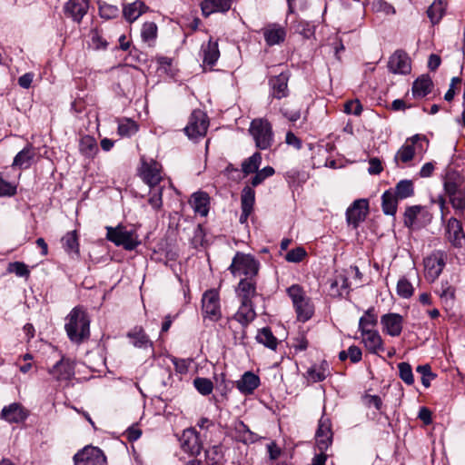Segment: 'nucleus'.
I'll use <instances>...</instances> for the list:
<instances>
[{
    "label": "nucleus",
    "instance_id": "obj_24",
    "mask_svg": "<svg viewBox=\"0 0 465 465\" xmlns=\"http://www.w3.org/2000/svg\"><path fill=\"white\" fill-rule=\"evenodd\" d=\"M236 292L241 302H252V298L258 295L255 279H241Z\"/></svg>",
    "mask_w": 465,
    "mask_h": 465
},
{
    "label": "nucleus",
    "instance_id": "obj_9",
    "mask_svg": "<svg viewBox=\"0 0 465 465\" xmlns=\"http://www.w3.org/2000/svg\"><path fill=\"white\" fill-rule=\"evenodd\" d=\"M445 237L454 248L465 246V232L461 222L456 217H450L445 226Z\"/></svg>",
    "mask_w": 465,
    "mask_h": 465
},
{
    "label": "nucleus",
    "instance_id": "obj_50",
    "mask_svg": "<svg viewBox=\"0 0 465 465\" xmlns=\"http://www.w3.org/2000/svg\"><path fill=\"white\" fill-rule=\"evenodd\" d=\"M193 385H194L195 389L202 395H204V396L211 394L213 390V381L207 378L197 377L193 381Z\"/></svg>",
    "mask_w": 465,
    "mask_h": 465
},
{
    "label": "nucleus",
    "instance_id": "obj_39",
    "mask_svg": "<svg viewBox=\"0 0 465 465\" xmlns=\"http://www.w3.org/2000/svg\"><path fill=\"white\" fill-rule=\"evenodd\" d=\"M79 150L84 155L87 157H94L98 152V146L95 139L90 135L82 137L79 143Z\"/></svg>",
    "mask_w": 465,
    "mask_h": 465
},
{
    "label": "nucleus",
    "instance_id": "obj_51",
    "mask_svg": "<svg viewBox=\"0 0 465 465\" xmlns=\"http://www.w3.org/2000/svg\"><path fill=\"white\" fill-rule=\"evenodd\" d=\"M413 286L412 284L406 279L401 278L399 280L397 283V294L404 299H408L413 294Z\"/></svg>",
    "mask_w": 465,
    "mask_h": 465
},
{
    "label": "nucleus",
    "instance_id": "obj_14",
    "mask_svg": "<svg viewBox=\"0 0 465 465\" xmlns=\"http://www.w3.org/2000/svg\"><path fill=\"white\" fill-rule=\"evenodd\" d=\"M28 411L19 402H14L5 406L1 411V419L9 423H20L28 417Z\"/></svg>",
    "mask_w": 465,
    "mask_h": 465
},
{
    "label": "nucleus",
    "instance_id": "obj_17",
    "mask_svg": "<svg viewBox=\"0 0 465 465\" xmlns=\"http://www.w3.org/2000/svg\"><path fill=\"white\" fill-rule=\"evenodd\" d=\"M89 9V0H68L64 12L66 16L76 23H80Z\"/></svg>",
    "mask_w": 465,
    "mask_h": 465
},
{
    "label": "nucleus",
    "instance_id": "obj_5",
    "mask_svg": "<svg viewBox=\"0 0 465 465\" xmlns=\"http://www.w3.org/2000/svg\"><path fill=\"white\" fill-rule=\"evenodd\" d=\"M106 238L117 246H123L127 251L134 250L140 242L134 231H128L123 225L106 227Z\"/></svg>",
    "mask_w": 465,
    "mask_h": 465
},
{
    "label": "nucleus",
    "instance_id": "obj_60",
    "mask_svg": "<svg viewBox=\"0 0 465 465\" xmlns=\"http://www.w3.org/2000/svg\"><path fill=\"white\" fill-rule=\"evenodd\" d=\"M281 112L282 115L287 118L291 122H296L301 117V109L300 108H290V105L288 104H284L282 108Z\"/></svg>",
    "mask_w": 465,
    "mask_h": 465
},
{
    "label": "nucleus",
    "instance_id": "obj_55",
    "mask_svg": "<svg viewBox=\"0 0 465 465\" xmlns=\"http://www.w3.org/2000/svg\"><path fill=\"white\" fill-rule=\"evenodd\" d=\"M138 130L136 124L132 120H125L123 123H120L118 125V134L121 136H130L135 134Z\"/></svg>",
    "mask_w": 465,
    "mask_h": 465
},
{
    "label": "nucleus",
    "instance_id": "obj_53",
    "mask_svg": "<svg viewBox=\"0 0 465 465\" xmlns=\"http://www.w3.org/2000/svg\"><path fill=\"white\" fill-rule=\"evenodd\" d=\"M416 371L421 374L422 385L426 388L430 387V381L436 377V375L432 373L430 366L429 364L419 365Z\"/></svg>",
    "mask_w": 465,
    "mask_h": 465
},
{
    "label": "nucleus",
    "instance_id": "obj_49",
    "mask_svg": "<svg viewBox=\"0 0 465 465\" xmlns=\"http://www.w3.org/2000/svg\"><path fill=\"white\" fill-rule=\"evenodd\" d=\"M141 37L144 42L154 41L157 37V25L153 22H146L143 25Z\"/></svg>",
    "mask_w": 465,
    "mask_h": 465
},
{
    "label": "nucleus",
    "instance_id": "obj_27",
    "mask_svg": "<svg viewBox=\"0 0 465 465\" xmlns=\"http://www.w3.org/2000/svg\"><path fill=\"white\" fill-rule=\"evenodd\" d=\"M362 341L366 349L371 353H378L382 350V339L376 331H367L361 332Z\"/></svg>",
    "mask_w": 465,
    "mask_h": 465
},
{
    "label": "nucleus",
    "instance_id": "obj_35",
    "mask_svg": "<svg viewBox=\"0 0 465 465\" xmlns=\"http://www.w3.org/2000/svg\"><path fill=\"white\" fill-rule=\"evenodd\" d=\"M398 199L391 190H387L381 196V208L386 215L394 216L397 212Z\"/></svg>",
    "mask_w": 465,
    "mask_h": 465
},
{
    "label": "nucleus",
    "instance_id": "obj_56",
    "mask_svg": "<svg viewBox=\"0 0 465 465\" xmlns=\"http://www.w3.org/2000/svg\"><path fill=\"white\" fill-rule=\"evenodd\" d=\"M306 255L307 252L305 249L299 246L288 252L285 255V260L289 262H300Z\"/></svg>",
    "mask_w": 465,
    "mask_h": 465
},
{
    "label": "nucleus",
    "instance_id": "obj_10",
    "mask_svg": "<svg viewBox=\"0 0 465 465\" xmlns=\"http://www.w3.org/2000/svg\"><path fill=\"white\" fill-rule=\"evenodd\" d=\"M369 213V203L366 199L355 200L346 211V220L356 229L363 222Z\"/></svg>",
    "mask_w": 465,
    "mask_h": 465
},
{
    "label": "nucleus",
    "instance_id": "obj_13",
    "mask_svg": "<svg viewBox=\"0 0 465 465\" xmlns=\"http://www.w3.org/2000/svg\"><path fill=\"white\" fill-rule=\"evenodd\" d=\"M180 441L181 448L184 452H187L192 456H197L200 454L202 450V443L199 434L194 429L190 428L184 430Z\"/></svg>",
    "mask_w": 465,
    "mask_h": 465
},
{
    "label": "nucleus",
    "instance_id": "obj_45",
    "mask_svg": "<svg viewBox=\"0 0 465 465\" xmlns=\"http://www.w3.org/2000/svg\"><path fill=\"white\" fill-rule=\"evenodd\" d=\"M255 201V192L250 186H245L242 192L241 196V208L242 210H253V204Z\"/></svg>",
    "mask_w": 465,
    "mask_h": 465
},
{
    "label": "nucleus",
    "instance_id": "obj_19",
    "mask_svg": "<svg viewBox=\"0 0 465 465\" xmlns=\"http://www.w3.org/2000/svg\"><path fill=\"white\" fill-rule=\"evenodd\" d=\"M402 317L398 313H387L381 316L383 331L392 337L399 336L402 330Z\"/></svg>",
    "mask_w": 465,
    "mask_h": 465
},
{
    "label": "nucleus",
    "instance_id": "obj_37",
    "mask_svg": "<svg viewBox=\"0 0 465 465\" xmlns=\"http://www.w3.org/2000/svg\"><path fill=\"white\" fill-rule=\"evenodd\" d=\"M203 63L209 65H213L220 56L218 43L210 40L205 46H203Z\"/></svg>",
    "mask_w": 465,
    "mask_h": 465
},
{
    "label": "nucleus",
    "instance_id": "obj_7",
    "mask_svg": "<svg viewBox=\"0 0 465 465\" xmlns=\"http://www.w3.org/2000/svg\"><path fill=\"white\" fill-rule=\"evenodd\" d=\"M74 465H106V457L97 447L85 446L74 456Z\"/></svg>",
    "mask_w": 465,
    "mask_h": 465
},
{
    "label": "nucleus",
    "instance_id": "obj_46",
    "mask_svg": "<svg viewBox=\"0 0 465 465\" xmlns=\"http://www.w3.org/2000/svg\"><path fill=\"white\" fill-rule=\"evenodd\" d=\"M164 186H153L150 188V197L148 199L149 204L153 209L159 211L163 206V191Z\"/></svg>",
    "mask_w": 465,
    "mask_h": 465
},
{
    "label": "nucleus",
    "instance_id": "obj_30",
    "mask_svg": "<svg viewBox=\"0 0 465 465\" xmlns=\"http://www.w3.org/2000/svg\"><path fill=\"white\" fill-rule=\"evenodd\" d=\"M35 155L33 146L27 145L15 155L12 166L27 169L30 167Z\"/></svg>",
    "mask_w": 465,
    "mask_h": 465
},
{
    "label": "nucleus",
    "instance_id": "obj_54",
    "mask_svg": "<svg viewBox=\"0 0 465 465\" xmlns=\"http://www.w3.org/2000/svg\"><path fill=\"white\" fill-rule=\"evenodd\" d=\"M91 45L95 50L105 49L107 42L103 38L102 34L98 29H92L90 31Z\"/></svg>",
    "mask_w": 465,
    "mask_h": 465
},
{
    "label": "nucleus",
    "instance_id": "obj_26",
    "mask_svg": "<svg viewBox=\"0 0 465 465\" xmlns=\"http://www.w3.org/2000/svg\"><path fill=\"white\" fill-rule=\"evenodd\" d=\"M436 293L440 296L445 309H452L456 299V290L449 282H441L440 287L436 289Z\"/></svg>",
    "mask_w": 465,
    "mask_h": 465
},
{
    "label": "nucleus",
    "instance_id": "obj_4",
    "mask_svg": "<svg viewBox=\"0 0 465 465\" xmlns=\"http://www.w3.org/2000/svg\"><path fill=\"white\" fill-rule=\"evenodd\" d=\"M259 262L250 254L237 252L229 270L234 276L244 275V279H254L259 272Z\"/></svg>",
    "mask_w": 465,
    "mask_h": 465
},
{
    "label": "nucleus",
    "instance_id": "obj_40",
    "mask_svg": "<svg viewBox=\"0 0 465 465\" xmlns=\"http://www.w3.org/2000/svg\"><path fill=\"white\" fill-rule=\"evenodd\" d=\"M256 340L259 343L263 344L265 347L275 350L278 345L276 337L272 334L270 328H262L256 335Z\"/></svg>",
    "mask_w": 465,
    "mask_h": 465
},
{
    "label": "nucleus",
    "instance_id": "obj_48",
    "mask_svg": "<svg viewBox=\"0 0 465 465\" xmlns=\"http://www.w3.org/2000/svg\"><path fill=\"white\" fill-rule=\"evenodd\" d=\"M119 8L114 5L101 3L99 5V15L102 18L109 20L116 18L119 15Z\"/></svg>",
    "mask_w": 465,
    "mask_h": 465
},
{
    "label": "nucleus",
    "instance_id": "obj_59",
    "mask_svg": "<svg viewBox=\"0 0 465 465\" xmlns=\"http://www.w3.org/2000/svg\"><path fill=\"white\" fill-rule=\"evenodd\" d=\"M420 212V206L415 205L408 207L404 213V224L409 228L411 227Z\"/></svg>",
    "mask_w": 465,
    "mask_h": 465
},
{
    "label": "nucleus",
    "instance_id": "obj_58",
    "mask_svg": "<svg viewBox=\"0 0 465 465\" xmlns=\"http://www.w3.org/2000/svg\"><path fill=\"white\" fill-rule=\"evenodd\" d=\"M8 271L15 273L19 277H28L30 274L27 265L21 262L9 263Z\"/></svg>",
    "mask_w": 465,
    "mask_h": 465
},
{
    "label": "nucleus",
    "instance_id": "obj_64",
    "mask_svg": "<svg viewBox=\"0 0 465 465\" xmlns=\"http://www.w3.org/2000/svg\"><path fill=\"white\" fill-rule=\"evenodd\" d=\"M316 438V444L319 449V450L322 453H325V451L328 450V448L332 443V436H326V434L322 437H315Z\"/></svg>",
    "mask_w": 465,
    "mask_h": 465
},
{
    "label": "nucleus",
    "instance_id": "obj_31",
    "mask_svg": "<svg viewBox=\"0 0 465 465\" xmlns=\"http://www.w3.org/2000/svg\"><path fill=\"white\" fill-rule=\"evenodd\" d=\"M209 195L204 192L194 193L192 196V206L195 213L206 216L209 212Z\"/></svg>",
    "mask_w": 465,
    "mask_h": 465
},
{
    "label": "nucleus",
    "instance_id": "obj_3",
    "mask_svg": "<svg viewBox=\"0 0 465 465\" xmlns=\"http://www.w3.org/2000/svg\"><path fill=\"white\" fill-rule=\"evenodd\" d=\"M249 132L256 147L260 150H266L272 146L273 142L272 127L267 120L261 118L252 120Z\"/></svg>",
    "mask_w": 465,
    "mask_h": 465
},
{
    "label": "nucleus",
    "instance_id": "obj_25",
    "mask_svg": "<svg viewBox=\"0 0 465 465\" xmlns=\"http://www.w3.org/2000/svg\"><path fill=\"white\" fill-rule=\"evenodd\" d=\"M420 139L421 137L419 134H415L411 138L408 139L406 143L399 149L394 157L396 163H398L399 161L403 163H407L411 161L415 155L414 144Z\"/></svg>",
    "mask_w": 465,
    "mask_h": 465
},
{
    "label": "nucleus",
    "instance_id": "obj_20",
    "mask_svg": "<svg viewBox=\"0 0 465 465\" xmlns=\"http://www.w3.org/2000/svg\"><path fill=\"white\" fill-rule=\"evenodd\" d=\"M232 4V0H203L201 3L203 15L208 17L214 13H226Z\"/></svg>",
    "mask_w": 465,
    "mask_h": 465
},
{
    "label": "nucleus",
    "instance_id": "obj_34",
    "mask_svg": "<svg viewBox=\"0 0 465 465\" xmlns=\"http://www.w3.org/2000/svg\"><path fill=\"white\" fill-rule=\"evenodd\" d=\"M392 193L398 200H403L414 195V185L411 180H401L395 185Z\"/></svg>",
    "mask_w": 465,
    "mask_h": 465
},
{
    "label": "nucleus",
    "instance_id": "obj_63",
    "mask_svg": "<svg viewBox=\"0 0 465 465\" xmlns=\"http://www.w3.org/2000/svg\"><path fill=\"white\" fill-rule=\"evenodd\" d=\"M205 455L212 461V465L217 464L223 457L222 449L220 446L214 445L205 450Z\"/></svg>",
    "mask_w": 465,
    "mask_h": 465
},
{
    "label": "nucleus",
    "instance_id": "obj_2",
    "mask_svg": "<svg viewBox=\"0 0 465 465\" xmlns=\"http://www.w3.org/2000/svg\"><path fill=\"white\" fill-rule=\"evenodd\" d=\"M287 293L292 301L298 320L303 322L310 320L313 315L314 307L303 289L298 284H293L287 289Z\"/></svg>",
    "mask_w": 465,
    "mask_h": 465
},
{
    "label": "nucleus",
    "instance_id": "obj_12",
    "mask_svg": "<svg viewBox=\"0 0 465 465\" xmlns=\"http://www.w3.org/2000/svg\"><path fill=\"white\" fill-rule=\"evenodd\" d=\"M162 166L155 161L150 163H143L141 167V177L142 180L150 187L161 186L160 183L163 180Z\"/></svg>",
    "mask_w": 465,
    "mask_h": 465
},
{
    "label": "nucleus",
    "instance_id": "obj_61",
    "mask_svg": "<svg viewBox=\"0 0 465 465\" xmlns=\"http://www.w3.org/2000/svg\"><path fill=\"white\" fill-rule=\"evenodd\" d=\"M16 193V185L4 180L0 176V197L14 196Z\"/></svg>",
    "mask_w": 465,
    "mask_h": 465
},
{
    "label": "nucleus",
    "instance_id": "obj_29",
    "mask_svg": "<svg viewBox=\"0 0 465 465\" xmlns=\"http://www.w3.org/2000/svg\"><path fill=\"white\" fill-rule=\"evenodd\" d=\"M463 177L455 170L447 171L444 178V190L446 193L462 190Z\"/></svg>",
    "mask_w": 465,
    "mask_h": 465
},
{
    "label": "nucleus",
    "instance_id": "obj_28",
    "mask_svg": "<svg viewBox=\"0 0 465 465\" xmlns=\"http://www.w3.org/2000/svg\"><path fill=\"white\" fill-rule=\"evenodd\" d=\"M432 85L430 77L423 74L413 82L412 95L416 98L424 97L431 92Z\"/></svg>",
    "mask_w": 465,
    "mask_h": 465
},
{
    "label": "nucleus",
    "instance_id": "obj_57",
    "mask_svg": "<svg viewBox=\"0 0 465 465\" xmlns=\"http://www.w3.org/2000/svg\"><path fill=\"white\" fill-rule=\"evenodd\" d=\"M332 436L331 423L328 418L322 417L319 420L318 429L315 437Z\"/></svg>",
    "mask_w": 465,
    "mask_h": 465
},
{
    "label": "nucleus",
    "instance_id": "obj_6",
    "mask_svg": "<svg viewBox=\"0 0 465 465\" xmlns=\"http://www.w3.org/2000/svg\"><path fill=\"white\" fill-rule=\"evenodd\" d=\"M209 122L202 110H194L190 115L189 122L184 128L185 134L191 139H197L206 134Z\"/></svg>",
    "mask_w": 465,
    "mask_h": 465
},
{
    "label": "nucleus",
    "instance_id": "obj_32",
    "mask_svg": "<svg viewBox=\"0 0 465 465\" xmlns=\"http://www.w3.org/2000/svg\"><path fill=\"white\" fill-rule=\"evenodd\" d=\"M146 8L143 2L135 1L124 6L123 15L128 22L133 23L145 12Z\"/></svg>",
    "mask_w": 465,
    "mask_h": 465
},
{
    "label": "nucleus",
    "instance_id": "obj_43",
    "mask_svg": "<svg viewBox=\"0 0 465 465\" xmlns=\"http://www.w3.org/2000/svg\"><path fill=\"white\" fill-rule=\"evenodd\" d=\"M378 323L377 315L374 313V308H369L364 315L360 318L359 330L361 332L370 331L368 327L375 326Z\"/></svg>",
    "mask_w": 465,
    "mask_h": 465
},
{
    "label": "nucleus",
    "instance_id": "obj_18",
    "mask_svg": "<svg viewBox=\"0 0 465 465\" xmlns=\"http://www.w3.org/2000/svg\"><path fill=\"white\" fill-rule=\"evenodd\" d=\"M389 70L393 74H406L411 72V62L408 54L403 51H396L388 63Z\"/></svg>",
    "mask_w": 465,
    "mask_h": 465
},
{
    "label": "nucleus",
    "instance_id": "obj_1",
    "mask_svg": "<svg viewBox=\"0 0 465 465\" xmlns=\"http://www.w3.org/2000/svg\"><path fill=\"white\" fill-rule=\"evenodd\" d=\"M66 320L64 328L71 341L79 344L89 339L90 320L83 307H74Z\"/></svg>",
    "mask_w": 465,
    "mask_h": 465
},
{
    "label": "nucleus",
    "instance_id": "obj_8",
    "mask_svg": "<svg viewBox=\"0 0 465 465\" xmlns=\"http://www.w3.org/2000/svg\"><path fill=\"white\" fill-rule=\"evenodd\" d=\"M447 254L443 251H436L424 259L426 277L433 282L441 273L446 264Z\"/></svg>",
    "mask_w": 465,
    "mask_h": 465
},
{
    "label": "nucleus",
    "instance_id": "obj_38",
    "mask_svg": "<svg viewBox=\"0 0 465 465\" xmlns=\"http://www.w3.org/2000/svg\"><path fill=\"white\" fill-rule=\"evenodd\" d=\"M449 197L450 203L456 212V214L460 216L465 210V190H460L446 193Z\"/></svg>",
    "mask_w": 465,
    "mask_h": 465
},
{
    "label": "nucleus",
    "instance_id": "obj_62",
    "mask_svg": "<svg viewBox=\"0 0 465 465\" xmlns=\"http://www.w3.org/2000/svg\"><path fill=\"white\" fill-rule=\"evenodd\" d=\"M344 112L348 114L360 115L362 112V104L358 99L348 101L344 104Z\"/></svg>",
    "mask_w": 465,
    "mask_h": 465
},
{
    "label": "nucleus",
    "instance_id": "obj_52",
    "mask_svg": "<svg viewBox=\"0 0 465 465\" xmlns=\"http://www.w3.org/2000/svg\"><path fill=\"white\" fill-rule=\"evenodd\" d=\"M274 174V169L271 166H266L259 171L255 172V175L252 177L251 183L253 187L261 184L266 178L271 177Z\"/></svg>",
    "mask_w": 465,
    "mask_h": 465
},
{
    "label": "nucleus",
    "instance_id": "obj_33",
    "mask_svg": "<svg viewBox=\"0 0 465 465\" xmlns=\"http://www.w3.org/2000/svg\"><path fill=\"white\" fill-rule=\"evenodd\" d=\"M127 337L132 340V342L135 347L143 349L152 347V342L142 327H134L127 333Z\"/></svg>",
    "mask_w": 465,
    "mask_h": 465
},
{
    "label": "nucleus",
    "instance_id": "obj_15",
    "mask_svg": "<svg viewBox=\"0 0 465 465\" xmlns=\"http://www.w3.org/2000/svg\"><path fill=\"white\" fill-rule=\"evenodd\" d=\"M288 81V73H281L269 79L270 94L272 98L280 100L289 95Z\"/></svg>",
    "mask_w": 465,
    "mask_h": 465
},
{
    "label": "nucleus",
    "instance_id": "obj_36",
    "mask_svg": "<svg viewBox=\"0 0 465 465\" xmlns=\"http://www.w3.org/2000/svg\"><path fill=\"white\" fill-rule=\"evenodd\" d=\"M447 4L443 0L434 1L428 8L427 15L432 24H438L445 14Z\"/></svg>",
    "mask_w": 465,
    "mask_h": 465
},
{
    "label": "nucleus",
    "instance_id": "obj_11",
    "mask_svg": "<svg viewBox=\"0 0 465 465\" xmlns=\"http://www.w3.org/2000/svg\"><path fill=\"white\" fill-rule=\"evenodd\" d=\"M202 309L204 317L212 321H218L221 317V309L219 303V295L216 292L207 291L202 299Z\"/></svg>",
    "mask_w": 465,
    "mask_h": 465
},
{
    "label": "nucleus",
    "instance_id": "obj_23",
    "mask_svg": "<svg viewBox=\"0 0 465 465\" xmlns=\"http://www.w3.org/2000/svg\"><path fill=\"white\" fill-rule=\"evenodd\" d=\"M256 317L254 305L252 302H241L236 313L233 315L232 321H236L243 328L247 327Z\"/></svg>",
    "mask_w": 465,
    "mask_h": 465
},
{
    "label": "nucleus",
    "instance_id": "obj_44",
    "mask_svg": "<svg viewBox=\"0 0 465 465\" xmlns=\"http://www.w3.org/2000/svg\"><path fill=\"white\" fill-rule=\"evenodd\" d=\"M62 244L63 247L68 252H79V243H78V238L77 233L75 231H72L67 232L63 238H62Z\"/></svg>",
    "mask_w": 465,
    "mask_h": 465
},
{
    "label": "nucleus",
    "instance_id": "obj_41",
    "mask_svg": "<svg viewBox=\"0 0 465 465\" xmlns=\"http://www.w3.org/2000/svg\"><path fill=\"white\" fill-rule=\"evenodd\" d=\"M262 163V155L260 153L256 152L249 158L245 159L242 163V171L244 175H248L255 173Z\"/></svg>",
    "mask_w": 465,
    "mask_h": 465
},
{
    "label": "nucleus",
    "instance_id": "obj_47",
    "mask_svg": "<svg viewBox=\"0 0 465 465\" xmlns=\"http://www.w3.org/2000/svg\"><path fill=\"white\" fill-rule=\"evenodd\" d=\"M399 376L407 385H412L414 383V376L412 373V368L409 362H400L398 364Z\"/></svg>",
    "mask_w": 465,
    "mask_h": 465
},
{
    "label": "nucleus",
    "instance_id": "obj_42",
    "mask_svg": "<svg viewBox=\"0 0 465 465\" xmlns=\"http://www.w3.org/2000/svg\"><path fill=\"white\" fill-rule=\"evenodd\" d=\"M329 375L328 364L326 361H322L321 366H312L307 371V377L312 382H318L323 381Z\"/></svg>",
    "mask_w": 465,
    "mask_h": 465
},
{
    "label": "nucleus",
    "instance_id": "obj_16",
    "mask_svg": "<svg viewBox=\"0 0 465 465\" xmlns=\"http://www.w3.org/2000/svg\"><path fill=\"white\" fill-rule=\"evenodd\" d=\"M48 372L56 381H67L74 374V364L70 359L62 357Z\"/></svg>",
    "mask_w": 465,
    "mask_h": 465
},
{
    "label": "nucleus",
    "instance_id": "obj_22",
    "mask_svg": "<svg viewBox=\"0 0 465 465\" xmlns=\"http://www.w3.org/2000/svg\"><path fill=\"white\" fill-rule=\"evenodd\" d=\"M260 385V378L252 371L244 372L236 381V388L244 395L252 394Z\"/></svg>",
    "mask_w": 465,
    "mask_h": 465
},
{
    "label": "nucleus",
    "instance_id": "obj_21",
    "mask_svg": "<svg viewBox=\"0 0 465 465\" xmlns=\"http://www.w3.org/2000/svg\"><path fill=\"white\" fill-rule=\"evenodd\" d=\"M266 44L270 46L282 43L286 36L285 29L277 24L268 25L262 29Z\"/></svg>",
    "mask_w": 465,
    "mask_h": 465
}]
</instances>
